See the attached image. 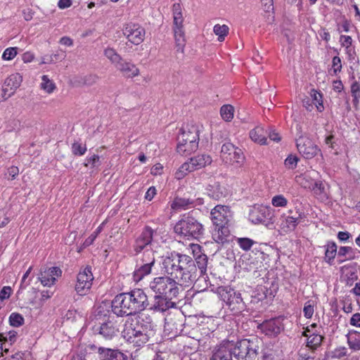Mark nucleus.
<instances>
[{"instance_id": "nucleus-1", "label": "nucleus", "mask_w": 360, "mask_h": 360, "mask_svg": "<svg viewBox=\"0 0 360 360\" xmlns=\"http://www.w3.org/2000/svg\"><path fill=\"white\" fill-rule=\"evenodd\" d=\"M162 268L167 276L155 277L149 283V288L159 296L176 298L180 287L191 286L196 278L195 261L186 255L171 253L164 259Z\"/></svg>"}, {"instance_id": "nucleus-2", "label": "nucleus", "mask_w": 360, "mask_h": 360, "mask_svg": "<svg viewBox=\"0 0 360 360\" xmlns=\"http://www.w3.org/2000/svg\"><path fill=\"white\" fill-rule=\"evenodd\" d=\"M149 306L148 296L141 289H134L117 295L111 303L112 311L117 316L140 314Z\"/></svg>"}, {"instance_id": "nucleus-3", "label": "nucleus", "mask_w": 360, "mask_h": 360, "mask_svg": "<svg viewBox=\"0 0 360 360\" xmlns=\"http://www.w3.org/2000/svg\"><path fill=\"white\" fill-rule=\"evenodd\" d=\"M146 324L137 323L133 326L132 323L128 326L125 324L124 328L122 332V337L129 343L134 346L141 347L148 342L152 337L155 335L154 325L150 317Z\"/></svg>"}, {"instance_id": "nucleus-4", "label": "nucleus", "mask_w": 360, "mask_h": 360, "mask_svg": "<svg viewBox=\"0 0 360 360\" xmlns=\"http://www.w3.org/2000/svg\"><path fill=\"white\" fill-rule=\"evenodd\" d=\"M174 229L176 233L188 240L199 239L204 233L202 224L190 214H184Z\"/></svg>"}, {"instance_id": "nucleus-5", "label": "nucleus", "mask_w": 360, "mask_h": 360, "mask_svg": "<svg viewBox=\"0 0 360 360\" xmlns=\"http://www.w3.org/2000/svg\"><path fill=\"white\" fill-rule=\"evenodd\" d=\"M230 342L233 356L238 360H255L256 359L259 349V342L257 338L242 339L236 342Z\"/></svg>"}, {"instance_id": "nucleus-6", "label": "nucleus", "mask_w": 360, "mask_h": 360, "mask_svg": "<svg viewBox=\"0 0 360 360\" xmlns=\"http://www.w3.org/2000/svg\"><path fill=\"white\" fill-rule=\"evenodd\" d=\"M199 130L197 127L191 126L181 129L177 137L176 150L180 155H186L197 150L199 141Z\"/></svg>"}, {"instance_id": "nucleus-7", "label": "nucleus", "mask_w": 360, "mask_h": 360, "mask_svg": "<svg viewBox=\"0 0 360 360\" xmlns=\"http://www.w3.org/2000/svg\"><path fill=\"white\" fill-rule=\"evenodd\" d=\"M217 292L233 313L237 314L245 310V304L239 292L229 286H219Z\"/></svg>"}, {"instance_id": "nucleus-8", "label": "nucleus", "mask_w": 360, "mask_h": 360, "mask_svg": "<svg viewBox=\"0 0 360 360\" xmlns=\"http://www.w3.org/2000/svg\"><path fill=\"white\" fill-rule=\"evenodd\" d=\"M212 158L207 154H200L191 158L187 162L181 165L175 173V178L183 179L188 172L200 169L212 163Z\"/></svg>"}, {"instance_id": "nucleus-9", "label": "nucleus", "mask_w": 360, "mask_h": 360, "mask_svg": "<svg viewBox=\"0 0 360 360\" xmlns=\"http://www.w3.org/2000/svg\"><path fill=\"white\" fill-rule=\"evenodd\" d=\"M221 158L226 164L241 163L245 158L242 150L230 143H224L221 148Z\"/></svg>"}, {"instance_id": "nucleus-10", "label": "nucleus", "mask_w": 360, "mask_h": 360, "mask_svg": "<svg viewBox=\"0 0 360 360\" xmlns=\"http://www.w3.org/2000/svg\"><path fill=\"white\" fill-rule=\"evenodd\" d=\"M296 146L299 153L305 159H312L321 153V149L307 136H300L296 139Z\"/></svg>"}, {"instance_id": "nucleus-11", "label": "nucleus", "mask_w": 360, "mask_h": 360, "mask_svg": "<svg viewBox=\"0 0 360 360\" xmlns=\"http://www.w3.org/2000/svg\"><path fill=\"white\" fill-rule=\"evenodd\" d=\"M211 219L215 227L228 226L232 219L230 208L225 205H218L211 211Z\"/></svg>"}, {"instance_id": "nucleus-12", "label": "nucleus", "mask_w": 360, "mask_h": 360, "mask_svg": "<svg viewBox=\"0 0 360 360\" xmlns=\"http://www.w3.org/2000/svg\"><path fill=\"white\" fill-rule=\"evenodd\" d=\"M93 280L94 276L91 268L90 266L85 267L77 275L75 285L76 292L80 295H85L90 290Z\"/></svg>"}, {"instance_id": "nucleus-13", "label": "nucleus", "mask_w": 360, "mask_h": 360, "mask_svg": "<svg viewBox=\"0 0 360 360\" xmlns=\"http://www.w3.org/2000/svg\"><path fill=\"white\" fill-rule=\"evenodd\" d=\"M155 231L150 226H146L141 234L136 238L133 245V250L136 255H139L142 250L148 249L150 245Z\"/></svg>"}, {"instance_id": "nucleus-14", "label": "nucleus", "mask_w": 360, "mask_h": 360, "mask_svg": "<svg viewBox=\"0 0 360 360\" xmlns=\"http://www.w3.org/2000/svg\"><path fill=\"white\" fill-rule=\"evenodd\" d=\"M123 34L131 44L138 45L144 39L145 30L138 24L129 23L125 25Z\"/></svg>"}, {"instance_id": "nucleus-15", "label": "nucleus", "mask_w": 360, "mask_h": 360, "mask_svg": "<svg viewBox=\"0 0 360 360\" xmlns=\"http://www.w3.org/2000/svg\"><path fill=\"white\" fill-rule=\"evenodd\" d=\"M270 208L263 205L255 206L250 212V220L257 224H266L271 219Z\"/></svg>"}, {"instance_id": "nucleus-16", "label": "nucleus", "mask_w": 360, "mask_h": 360, "mask_svg": "<svg viewBox=\"0 0 360 360\" xmlns=\"http://www.w3.org/2000/svg\"><path fill=\"white\" fill-rule=\"evenodd\" d=\"M96 331L105 340H110L118 335L119 328L116 321L109 319L98 326Z\"/></svg>"}, {"instance_id": "nucleus-17", "label": "nucleus", "mask_w": 360, "mask_h": 360, "mask_svg": "<svg viewBox=\"0 0 360 360\" xmlns=\"http://www.w3.org/2000/svg\"><path fill=\"white\" fill-rule=\"evenodd\" d=\"M62 271L59 267L41 268L38 279L44 286L50 287L55 283L56 278L60 277Z\"/></svg>"}, {"instance_id": "nucleus-18", "label": "nucleus", "mask_w": 360, "mask_h": 360, "mask_svg": "<svg viewBox=\"0 0 360 360\" xmlns=\"http://www.w3.org/2000/svg\"><path fill=\"white\" fill-rule=\"evenodd\" d=\"M259 328L268 336H276L284 328L282 319L279 317L264 321Z\"/></svg>"}, {"instance_id": "nucleus-19", "label": "nucleus", "mask_w": 360, "mask_h": 360, "mask_svg": "<svg viewBox=\"0 0 360 360\" xmlns=\"http://www.w3.org/2000/svg\"><path fill=\"white\" fill-rule=\"evenodd\" d=\"M174 298L155 294L153 301L151 304L149 303L148 309L156 312H165L174 307L175 303L172 301Z\"/></svg>"}, {"instance_id": "nucleus-20", "label": "nucleus", "mask_w": 360, "mask_h": 360, "mask_svg": "<svg viewBox=\"0 0 360 360\" xmlns=\"http://www.w3.org/2000/svg\"><path fill=\"white\" fill-rule=\"evenodd\" d=\"M231 344L229 340L222 342L212 352L210 360H233Z\"/></svg>"}, {"instance_id": "nucleus-21", "label": "nucleus", "mask_w": 360, "mask_h": 360, "mask_svg": "<svg viewBox=\"0 0 360 360\" xmlns=\"http://www.w3.org/2000/svg\"><path fill=\"white\" fill-rule=\"evenodd\" d=\"M22 76L19 73H15L7 77L3 86V91L7 98L11 96L22 82Z\"/></svg>"}, {"instance_id": "nucleus-22", "label": "nucleus", "mask_w": 360, "mask_h": 360, "mask_svg": "<svg viewBox=\"0 0 360 360\" xmlns=\"http://www.w3.org/2000/svg\"><path fill=\"white\" fill-rule=\"evenodd\" d=\"M98 353L100 360H129L128 356L119 349L100 347Z\"/></svg>"}, {"instance_id": "nucleus-23", "label": "nucleus", "mask_w": 360, "mask_h": 360, "mask_svg": "<svg viewBox=\"0 0 360 360\" xmlns=\"http://www.w3.org/2000/svg\"><path fill=\"white\" fill-rule=\"evenodd\" d=\"M305 217L304 213L297 210L294 216L283 214L281 228L285 231H293L300 223V219Z\"/></svg>"}, {"instance_id": "nucleus-24", "label": "nucleus", "mask_w": 360, "mask_h": 360, "mask_svg": "<svg viewBox=\"0 0 360 360\" xmlns=\"http://www.w3.org/2000/svg\"><path fill=\"white\" fill-rule=\"evenodd\" d=\"M230 231L228 226L215 227L212 233V239L217 244L216 251H219L221 246L229 241Z\"/></svg>"}, {"instance_id": "nucleus-25", "label": "nucleus", "mask_w": 360, "mask_h": 360, "mask_svg": "<svg viewBox=\"0 0 360 360\" xmlns=\"http://www.w3.org/2000/svg\"><path fill=\"white\" fill-rule=\"evenodd\" d=\"M207 195L215 200H219L226 197V190L224 186L214 179H211L206 188Z\"/></svg>"}, {"instance_id": "nucleus-26", "label": "nucleus", "mask_w": 360, "mask_h": 360, "mask_svg": "<svg viewBox=\"0 0 360 360\" xmlns=\"http://www.w3.org/2000/svg\"><path fill=\"white\" fill-rule=\"evenodd\" d=\"M115 67L125 77L132 78L139 74V70L134 64L127 62L122 58Z\"/></svg>"}, {"instance_id": "nucleus-27", "label": "nucleus", "mask_w": 360, "mask_h": 360, "mask_svg": "<svg viewBox=\"0 0 360 360\" xmlns=\"http://www.w3.org/2000/svg\"><path fill=\"white\" fill-rule=\"evenodd\" d=\"M195 200L193 199L185 197H176L171 204L172 210L179 211L182 210L189 209L193 207Z\"/></svg>"}, {"instance_id": "nucleus-28", "label": "nucleus", "mask_w": 360, "mask_h": 360, "mask_svg": "<svg viewBox=\"0 0 360 360\" xmlns=\"http://www.w3.org/2000/svg\"><path fill=\"white\" fill-rule=\"evenodd\" d=\"M250 137L253 141L261 145L266 144V132L262 127H257L251 130Z\"/></svg>"}, {"instance_id": "nucleus-29", "label": "nucleus", "mask_w": 360, "mask_h": 360, "mask_svg": "<svg viewBox=\"0 0 360 360\" xmlns=\"http://www.w3.org/2000/svg\"><path fill=\"white\" fill-rule=\"evenodd\" d=\"M65 52L61 49H58L53 54H47L41 58L40 64H50L58 60H63L65 58Z\"/></svg>"}, {"instance_id": "nucleus-30", "label": "nucleus", "mask_w": 360, "mask_h": 360, "mask_svg": "<svg viewBox=\"0 0 360 360\" xmlns=\"http://www.w3.org/2000/svg\"><path fill=\"white\" fill-rule=\"evenodd\" d=\"M152 267L146 266V264L136 262V269L134 272V280L136 282L141 281L144 276L148 275L151 272Z\"/></svg>"}, {"instance_id": "nucleus-31", "label": "nucleus", "mask_w": 360, "mask_h": 360, "mask_svg": "<svg viewBox=\"0 0 360 360\" xmlns=\"http://www.w3.org/2000/svg\"><path fill=\"white\" fill-rule=\"evenodd\" d=\"M198 249H200V246H198ZM194 252V256H195V261L196 262V264L198 267V269L200 271V273L202 274H205L207 270V266L208 263V258L206 255L204 253H202L200 252V250H199L198 252H196L195 250H193Z\"/></svg>"}, {"instance_id": "nucleus-32", "label": "nucleus", "mask_w": 360, "mask_h": 360, "mask_svg": "<svg viewBox=\"0 0 360 360\" xmlns=\"http://www.w3.org/2000/svg\"><path fill=\"white\" fill-rule=\"evenodd\" d=\"M174 38L176 41V51L183 52L185 46V41L184 38V32L182 27H174Z\"/></svg>"}, {"instance_id": "nucleus-33", "label": "nucleus", "mask_w": 360, "mask_h": 360, "mask_svg": "<svg viewBox=\"0 0 360 360\" xmlns=\"http://www.w3.org/2000/svg\"><path fill=\"white\" fill-rule=\"evenodd\" d=\"M139 264H146L152 267L155 263L154 252L151 249H146L143 251L141 258L137 260Z\"/></svg>"}, {"instance_id": "nucleus-34", "label": "nucleus", "mask_w": 360, "mask_h": 360, "mask_svg": "<svg viewBox=\"0 0 360 360\" xmlns=\"http://www.w3.org/2000/svg\"><path fill=\"white\" fill-rule=\"evenodd\" d=\"M354 250L352 247L342 246L339 248L338 252V256L339 257H345V259L340 261L342 263L346 260H351L354 259Z\"/></svg>"}, {"instance_id": "nucleus-35", "label": "nucleus", "mask_w": 360, "mask_h": 360, "mask_svg": "<svg viewBox=\"0 0 360 360\" xmlns=\"http://www.w3.org/2000/svg\"><path fill=\"white\" fill-rule=\"evenodd\" d=\"M323 340L322 335L312 333L307 338V346L313 350L316 349L321 345Z\"/></svg>"}, {"instance_id": "nucleus-36", "label": "nucleus", "mask_w": 360, "mask_h": 360, "mask_svg": "<svg viewBox=\"0 0 360 360\" xmlns=\"http://www.w3.org/2000/svg\"><path fill=\"white\" fill-rule=\"evenodd\" d=\"M326 247L325 258L326 262L330 264L336 255L337 245L334 242H330Z\"/></svg>"}, {"instance_id": "nucleus-37", "label": "nucleus", "mask_w": 360, "mask_h": 360, "mask_svg": "<svg viewBox=\"0 0 360 360\" xmlns=\"http://www.w3.org/2000/svg\"><path fill=\"white\" fill-rule=\"evenodd\" d=\"M214 33L218 36V40L223 41L225 37L229 33V27L226 25H220L219 24L214 25L213 28Z\"/></svg>"}, {"instance_id": "nucleus-38", "label": "nucleus", "mask_w": 360, "mask_h": 360, "mask_svg": "<svg viewBox=\"0 0 360 360\" xmlns=\"http://www.w3.org/2000/svg\"><path fill=\"white\" fill-rule=\"evenodd\" d=\"M220 113L223 120L231 121L233 117V108L231 105H224L221 108Z\"/></svg>"}, {"instance_id": "nucleus-39", "label": "nucleus", "mask_w": 360, "mask_h": 360, "mask_svg": "<svg viewBox=\"0 0 360 360\" xmlns=\"http://www.w3.org/2000/svg\"><path fill=\"white\" fill-rule=\"evenodd\" d=\"M311 96L312 97L311 101L314 105H316L317 110L319 112H322L324 109L322 101V94L317 92L315 90H312Z\"/></svg>"}, {"instance_id": "nucleus-40", "label": "nucleus", "mask_w": 360, "mask_h": 360, "mask_svg": "<svg viewBox=\"0 0 360 360\" xmlns=\"http://www.w3.org/2000/svg\"><path fill=\"white\" fill-rule=\"evenodd\" d=\"M104 54L115 66L122 60V57L111 48L106 49Z\"/></svg>"}, {"instance_id": "nucleus-41", "label": "nucleus", "mask_w": 360, "mask_h": 360, "mask_svg": "<svg viewBox=\"0 0 360 360\" xmlns=\"http://www.w3.org/2000/svg\"><path fill=\"white\" fill-rule=\"evenodd\" d=\"M41 88L46 92L50 94L56 88L55 84L49 79L47 75H43L41 77Z\"/></svg>"}, {"instance_id": "nucleus-42", "label": "nucleus", "mask_w": 360, "mask_h": 360, "mask_svg": "<svg viewBox=\"0 0 360 360\" xmlns=\"http://www.w3.org/2000/svg\"><path fill=\"white\" fill-rule=\"evenodd\" d=\"M9 323L13 327H20L24 323V318L21 314L14 312L9 316Z\"/></svg>"}, {"instance_id": "nucleus-43", "label": "nucleus", "mask_w": 360, "mask_h": 360, "mask_svg": "<svg viewBox=\"0 0 360 360\" xmlns=\"http://www.w3.org/2000/svg\"><path fill=\"white\" fill-rule=\"evenodd\" d=\"M271 203L274 207H285L288 205V200L283 195H276L272 198Z\"/></svg>"}, {"instance_id": "nucleus-44", "label": "nucleus", "mask_w": 360, "mask_h": 360, "mask_svg": "<svg viewBox=\"0 0 360 360\" xmlns=\"http://www.w3.org/2000/svg\"><path fill=\"white\" fill-rule=\"evenodd\" d=\"M237 243L239 246L245 251L249 250L255 243L252 239L248 238H239L237 239Z\"/></svg>"}, {"instance_id": "nucleus-45", "label": "nucleus", "mask_w": 360, "mask_h": 360, "mask_svg": "<svg viewBox=\"0 0 360 360\" xmlns=\"http://www.w3.org/2000/svg\"><path fill=\"white\" fill-rule=\"evenodd\" d=\"M72 151L74 155L81 156L86 151V147L85 145H82V143L76 142L72 146Z\"/></svg>"}, {"instance_id": "nucleus-46", "label": "nucleus", "mask_w": 360, "mask_h": 360, "mask_svg": "<svg viewBox=\"0 0 360 360\" xmlns=\"http://www.w3.org/2000/svg\"><path fill=\"white\" fill-rule=\"evenodd\" d=\"M352 96L354 97V103H357L360 98V84L357 82H353L351 86Z\"/></svg>"}, {"instance_id": "nucleus-47", "label": "nucleus", "mask_w": 360, "mask_h": 360, "mask_svg": "<svg viewBox=\"0 0 360 360\" xmlns=\"http://www.w3.org/2000/svg\"><path fill=\"white\" fill-rule=\"evenodd\" d=\"M17 55V48H7L2 54V58L5 60H12Z\"/></svg>"}, {"instance_id": "nucleus-48", "label": "nucleus", "mask_w": 360, "mask_h": 360, "mask_svg": "<svg viewBox=\"0 0 360 360\" xmlns=\"http://www.w3.org/2000/svg\"><path fill=\"white\" fill-rule=\"evenodd\" d=\"M299 158L296 155H290L285 160V165L289 169H294L296 167Z\"/></svg>"}, {"instance_id": "nucleus-49", "label": "nucleus", "mask_w": 360, "mask_h": 360, "mask_svg": "<svg viewBox=\"0 0 360 360\" xmlns=\"http://www.w3.org/2000/svg\"><path fill=\"white\" fill-rule=\"evenodd\" d=\"M347 342L350 349L358 351L360 350V340L355 337H347Z\"/></svg>"}, {"instance_id": "nucleus-50", "label": "nucleus", "mask_w": 360, "mask_h": 360, "mask_svg": "<svg viewBox=\"0 0 360 360\" xmlns=\"http://www.w3.org/2000/svg\"><path fill=\"white\" fill-rule=\"evenodd\" d=\"M174 10L176 11L177 8H179V5H174ZM183 18L180 12L174 11V27H182Z\"/></svg>"}, {"instance_id": "nucleus-51", "label": "nucleus", "mask_w": 360, "mask_h": 360, "mask_svg": "<svg viewBox=\"0 0 360 360\" xmlns=\"http://www.w3.org/2000/svg\"><path fill=\"white\" fill-rule=\"evenodd\" d=\"M303 313L307 319H310L313 316L314 304H311L310 301H308L305 303L303 309Z\"/></svg>"}, {"instance_id": "nucleus-52", "label": "nucleus", "mask_w": 360, "mask_h": 360, "mask_svg": "<svg viewBox=\"0 0 360 360\" xmlns=\"http://www.w3.org/2000/svg\"><path fill=\"white\" fill-rule=\"evenodd\" d=\"M99 159L100 158L98 155H94L86 160V162L84 165L85 166L91 165L92 167H97L100 165Z\"/></svg>"}, {"instance_id": "nucleus-53", "label": "nucleus", "mask_w": 360, "mask_h": 360, "mask_svg": "<svg viewBox=\"0 0 360 360\" xmlns=\"http://www.w3.org/2000/svg\"><path fill=\"white\" fill-rule=\"evenodd\" d=\"M12 289L9 286H4L0 291V301L3 302L4 300L9 298Z\"/></svg>"}, {"instance_id": "nucleus-54", "label": "nucleus", "mask_w": 360, "mask_h": 360, "mask_svg": "<svg viewBox=\"0 0 360 360\" xmlns=\"http://www.w3.org/2000/svg\"><path fill=\"white\" fill-rule=\"evenodd\" d=\"M333 69L335 74L340 72L342 69L341 59L338 56H334L333 58Z\"/></svg>"}, {"instance_id": "nucleus-55", "label": "nucleus", "mask_w": 360, "mask_h": 360, "mask_svg": "<svg viewBox=\"0 0 360 360\" xmlns=\"http://www.w3.org/2000/svg\"><path fill=\"white\" fill-rule=\"evenodd\" d=\"M313 190L316 195L325 193V186L321 181H316Z\"/></svg>"}, {"instance_id": "nucleus-56", "label": "nucleus", "mask_w": 360, "mask_h": 360, "mask_svg": "<svg viewBox=\"0 0 360 360\" xmlns=\"http://www.w3.org/2000/svg\"><path fill=\"white\" fill-rule=\"evenodd\" d=\"M98 79V77L95 75H89L84 77V83L86 85H92L96 83Z\"/></svg>"}, {"instance_id": "nucleus-57", "label": "nucleus", "mask_w": 360, "mask_h": 360, "mask_svg": "<svg viewBox=\"0 0 360 360\" xmlns=\"http://www.w3.org/2000/svg\"><path fill=\"white\" fill-rule=\"evenodd\" d=\"M350 324L353 326L360 328V314L356 313L352 315L350 321Z\"/></svg>"}, {"instance_id": "nucleus-58", "label": "nucleus", "mask_w": 360, "mask_h": 360, "mask_svg": "<svg viewBox=\"0 0 360 360\" xmlns=\"http://www.w3.org/2000/svg\"><path fill=\"white\" fill-rule=\"evenodd\" d=\"M156 194V188L154 186H150L145 195V198L150 201Z\"/></svg>"}, {"instance_id": "nucleus-59", "label": "nucleus", "mask_w": 360, "mask_h": 360, "mask_svg": "<svg viewBox=\"0 0 360 360\" xmlns=\"http://www.w3.org/2000/svg\"><path fill=\"white\" fill-rule=\"evenodd\" d=\"M340 41L343 46L349 47L352 45V37L347 35H342L340 37Z\"/></svg>"}, {"instance_id": "nucleus-60", "label": "nucleus", "mask_w": 360, "mask_h": 360, "mask_svg": "<svg viewBox=\"0 0 360 360\" xmlns=\"http://www.w3.org/2000/svg\"><path fill=\"white\" fill-rule=\"evenodd\" d=\"M163 167L161 164L157 163L151 168V174L153 175H158L162 173Z\"/></svg>"}, {"instance_id": "nucleus-61", "label": "nucleus", "mask_w": 360, "mask_h": 360, "mask_svg": "<svg viewBox=\"0 0 360 360\" xmlns=\"http://www.w3.org/2000/svg\"><path fill=\"white\" fill-rule=\"evenodd\" d=\"M34 58V53H32L30 51L24 53L22 56V60H23L24 63H30L31 61L33 60Z\"/></svg>"}, {"instance_id": "nucleus-62", "label": "nucleus", "mask_w": 360, "mask_h": 360, "mask_svg": "<svg viewBox=\"0 0 360 360\" xmlns=\"http://www.w3.org/2000/svg\"><path fill=\"white\" fill-rule=\"evenodd\" d=\"M351 236L350 233L347 231H340L338 233V238L343 242L347 241Z\"/></svg>"}, {"instance_id": "nucleus-63", "label": "nucleus", "mask_w": 360, "mask_h": 360, "mask_svg": "<svg viewBox=\"0 0 360 360\" xmlns=\"http://www.w3.org/2000/svg\"><path fill=\"white\" fill-rule=\"evenodd\" d=\"M18 173L19 169L17 167L12 166L8 169V174L10 176H11V179H14Z\"/></svg>"}, {"instance_id": "nucleus-64", "label": "nucleus", "mask_w": 360, "mask_h": 360, "mask_svg": "<svg viewBox=\"0 0 360 360\" xmlns=\"http://www.w3.org/2000/svg\"><path fill=\"white\" fill-rule=\"evenodd\" d=\"M263 360H274V354L272 351L266 350L263 352L262 354Z\"/></svg>"}]
</instances>
